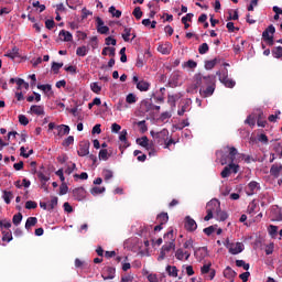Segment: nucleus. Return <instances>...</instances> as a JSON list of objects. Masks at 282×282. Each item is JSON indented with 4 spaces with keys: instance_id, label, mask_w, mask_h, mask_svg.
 <instances>
[{
    "instance_id": "nucleus-1",
    "label": "nucleus",
    "mask_w": 282,
    "mask_h": 282,
    "mask_svg": "<svg viewBox=\"0 0 282 282\" xmlns=\"http://www.w3.org/2000/svg\"><path fill=\"white\" fill-rule=\"evenodd\" d=\"M217 158L221 166H226V164H239V160L241 158H246V154L239 153L237 148L225 145L221 150L216 152Z\"/></svg>"
},
{
    "instance_id": "nucleus-2",
    "label": "nucleus",
    "mask_w": 282,
    "mask_h": 282,
    "mask_svg": "<svg viewBox=\"0 0 282 282\" xmlns=\"http://www.w3.org/2000/svg\"><path fill=\"white\" fill-rule=\"evenodd\" d=\"M213 83H215L214 76H204L200 73H198L194 76L193 85L187 87V91L188 94H197L198 87H200V89H205L208 85H213Z\"/></svg>"
},
{
    "instance_id": "nucleus-3",
    "label": "nucleus",
    "mask_w": 282,
    "mask_h": 282,
    "mask_svg": "<svg viewBox=\"0 0 282 282\" xmlns=\"http://www.w3.org/2000/svg\"><path fill=\"white\" fill-rule=\"evenodd\" d=\"M207 215L204 217L205 221H210L215 214L221 208V203L217 199L214 198L207 203Z\"/></svg>"
},
{
    "instance_id": "nucleus-4",
    "label": "nucleus",
    "mask_w": 282,
    "mask_h": 282,
    "mask_svg": "<svg viewBox=\"0 0 282 282\" xmlns=\"http://www.w3.org/2000/svg\"><path fill=\"white\" fill-rule=\"evenodd\" d=\"M150 134L153 138L154 142L160 145L165 144V142L169 140V131L166 129H163L159 132L152 130Z\"/></svg>"
},
{
    "instance_id": "nucleus-5",
    "label": "nucleus",
    "mask_w": 282,
    "mask_h": 282,
    "mask_svg": "<svg viewBox=\"0 0 282 282\" xmlns=\"http://www.w3.org/2000/svg\"><path fill=\"white\" fill-rule=\"evenodd\" d=\"M274 32H276V29L274 28V25H269L263 32H262V39L263 41H265L267 43H269V45H274Z\"/></svg>"
},
{
    "instance_id": "nucleus-6",
    "label": "nucleus",
    "mask_w": 282,
    "mask_h": 282,
    "mask_svg": "<svg viewBox=\"0 0 282 282\" xmlns=\"http://www.w3.org/2000/svg\"><path fill=\"white\" fill-rule=\"evenodd\" d=\"M171 250H175V242H166L163 245L158 257V261H164V259H166V254H169Z\"/></svg>"
},
{
    "instance_id": "nucleus-7",
    "label": "nucleus",
    "mask_w": 282,
    "mask_h": 282,
    "mask_svg": "<svg viewBox=\"0 0 282 282\" xmlns=\"http://www.w3.org/2000/svg\"><path fill=\"white\" fill-rule=\"evenodd\" d=\"M132 83L137 85V89H139V91H149V89H151V83L144 79L140 80L135 75L132 77Z\"/></svg>"
},
{
    "instance_id": "nucleus-8",
    "label": "nucleus",
    "mask_w": 282,
    "mask_h": 282,
    "mask_svg": "<svg viewBox=\"0 0 282 282\" xmlns=\"http://www.w3.org/2000/svg\"><path fill=\"white\" fill-rule=\"evenodd\" d=\"M230 171L232 173H239V164H228L224 167V170L220 173V176L225 180L226 177H230Z\"/></svg>"
},
{
    "instance_id": "nucleus-9",
    "label": "nucleus",
    "mask_w": 282,
    "mask_h": 282,
    "mask_svg": "<svg viewBox=\"0 0 282 282\" xmlns=\"http://www.w3.org/2000/svg\"><path fill=\"white\" fill-rule=\"evenodd\" d=\"M199 94L202 98H209V96H213V94H215V82L207 85L205 88H200Z\"/></svg>"
},
{
    "instance_id": "nucleus-10",
    "label": "nucleus",
    "mask_w": 282,
    "mask_h": 282,
    "mask_svg": "<svg viewBox=\"0 0 282 282\" xmlns=\"http://www.w3.org/2000/svg\"><path fill=\"white\" fill-rule=\"evenodd\" d=\"M217 75L219 76L220 83H223L225 87H229V89H232V87H235L236 83L235 80L228 78V74L224 73L221 75V73H217Z\"/></svg>"
},
{
    "instance_id": "nucleus-11",
    "label": "nucleus",
    "mask_w": 282,
    "mask_h": 282,
    "mask_svg": "<svg viewBox=\"0 0 282 282\" xmlns=\"http://www.w3.org/2000/svg\"><path fill=\"white\" fill-rule=\"evenodd\" d=\"M194 257H196L197 261H204V259L208 257V248L199 247L198 249H195Z\"/></svg>"
},
{
    "instance_id": "nucleus-12",
    "label": "nucleus",
    "mask_w": 282,
    "mask_h": 282,
    "mask_svg": "<svg viewBox=\"0 0 282 282\" xmlns=\"http://www.w3.org/2000/svg\"><path fill=\"white\" fill-rule=\"evenodd\" d=\"M185 229L188 230V232H195V230H197V223L195 219L191 218V216L185 217Z\"/></svg>"
},
{
    "instance_id": "nucleus-13",
    "label": "nucleus",
    "mask_w": 282,
    "mask_h": 282,
    "mask_svg": "<svg viewBox=\"0 0 282 282\" xmlns=\"http://www.w3.org/2000/svg\"><path fill=\"white\" fill-rule=\"evenodd\" d=\"M96 23L97 32L99 34H109V26L105 25V21H102L100 18H96Z\"/></svg>"
},
{
    "instance_id": "nucleus-14",
    "label": "nucleus",
    "mask_w": 282,
    "mask_h": 282,
    "mask_svg": "<svg viewBox=\"0 0 282 282\" xmlns=\"http://www.w3.org/2000/svg\"><path fill=\"white\" fill-rule=\"evenodd\" d=\"M73 195L77 202H83L87 197V191L84 187H77L73 191Z\"/></svg>"
},
{
    "instance_id": "nucleus-15",
    "label": "nucleus",
    "mask_w": 282,
    "mask_h": 282,
    "mask_svg": "<svg viewBox=\"0 0 282 282\" xmlns=\"http://www.w3.org/2000/svg\"><path fill=\"white\" fill-rule=\"evenodd\" d=\"M175 257L178 261H184V259L185 261H188V259H191V252L180 248L175 251Z\"/></svg>"
},
{
    "instance_id": "nucleus-16",
    "label": "nucleus",
    "mask_w": 282,
    "mask_h": 282,
    "mask_svg": "<svg viewBox=\"0 0 282 282\" xmlns=\"http://www.w3.org/2000/svg\"><path fill=\"white\" fill-rule=\"evenodd\" d=\"M243 245L242 242H236V243H231L229 246V252L230 254H240V252H243Z\"/></svg>"
},
{
    "instance_id": "nucleus-17",
    "label": "nucleus",
    "mask_w": 282,
    "mask_h": 282,
    "mask_svg": "<svg viewBox=\"0 0 282 282\" xmlns=\"http://www.w3.org/2000/svg\"><path fill=\"white\" fill-rule=\"evenodd\" d=\"M116 276V269L111 267H107L102 273L104 281H109L111 279H115Z\"/></svg>"
},
{
    "instance_id": "nucleus-18",
    "label": "nucleus",
    "mask_w": 282,
    "mask_h": 282,
    "mask_svg": "<svg viewBox=\"0 0 282 282\" xmlns=\"http://www.w3.org/2000/svg\"><path fill=\"white\" fill-rule=\"evenodd\" d=\"M79 158H85V155H89V142H82L79 144V150L77 151Z\"/></svg>"
},
{
    "instance_id": "nucleus-19",
    "label": "nucleus",
    "mask_w": 282,
    "mask_h": 282,
    "mask_svg": "<svg viewBox=\"0 0 282 282\" xmlns=\"http://www.w3.org/2000/svg\"><path fill=\"white\" fill-rule=\"evenodd\" d=\"M259 188H261L259 183L257 181H251L247 186V195H254Z\"/></svg>"
},
{
    "instance_id": "nucleus-20",
    "label": "nucleus",
    "mask_w": 282,
    "mask_h": 282,
    "mask_svg": "<svg viewBox=\"0 0 282 282\" xmlns=\"http://www.w3.org/2000/svg\"><path fill=\"white\" fill-rule=\"evenodd\" d=\"M4 56H7V58H11V61H14V58H19L21 56V54H19V47L13 46L4 54Z\"/></svg>"
},
{
    "instance_id": "nucleus-21",
    "label": "nucleus",
    "mask_w": 282,
    "mask_h": 282,
    "mask_svg": "<svg viewBox=\"0 0 282 282\" xmlns=\"http://www.w3.org/2000/svg\"><path fill=\"white\" fill-rule=\"evenodd\" d=\"M171 50H173V45L169 42H166L165 44H160L158 46V52H160L161 54H171Z\"/></svg>"
},
{
    "instance_id": "nucleus-22",
    "label": "nucleus",
    "mask_w": 282,
    "mask_h": 282,
    "mask_svg": "<svg viewBox=\"0 0 282 282\" xmlns=\"http://www.w3.org/2000/svg\"><path fill=\"white\" fill-rule=\"evenodd\" d=\"M59 39L61 41H64L65 43H69L74 41V35L69 33V31L62 30L59 32Z\"/></svg>"
},
{
    "instance_id": "nucleus-23",
    "label": "nucleus",
    "mask_w": 282,
    "mask_h": 282,
    "mask_svg": "<svg viewBox=\"0 0 282 282\" xmlns=\"http://www.w3.org/2000/svg\"><path fill=\"white\" fill-rule=\"evenodd\" d=\"M145 275L149 282H162L164 279V274L158 275L156 273L145 272Z\"/></svg>"
},
{
    "instance_id": "nucleus-24",
    "label": "nucleus",
    "mask_w": 282,
    "mask_h": 282,
    "mask_svg": "<svg viewBox=\"0 0 282 282\" xmlns=\"http://www.w3.org/2000/svg\"><path fill=\"white\" fill-rule=\"evenodd\" d=\"M57 135L63 138V135H69V126L59 124L56 127Z\"/></svg>"
},
{
    "instance_id": "nucleus-25",
    "label": "nucleus",
    "mask_w": 282,
    "mask_h": 282,
    "mask_svg": "<svg viewBox=\"0 0 282 282\" xmlns=\"http://www.w3.org/2000/svg\"><path fill=\"white\" fill-rule=\"evenodd\" d=\"M165 271L169 274V276H171L172 279H177V274L180 272V270H177V267H175V265H167L165 268Z\"/></svg>"
},
{
    "instance_id": "nucleus-26",
    "label": "nucleus",
    "mask_w": 282,
    "mask_h": 282,
    "mask_svg": "<svg viewBox=\"0 0 282 282\" xmlns=\"http://www.w3.org/2000/svg\"><path fill=\"white\" fill-rule=\"evenodd\" d=\"M31 113H34L35 116H45V108L43 106H31L30 109Z\"/></svg>"
},
{
    "instance_id": "nucleus-27",
    "label": "nucleus",
    "mask_w": 282,
    "mask_h": 282,
    "mask_svg": "<svg viewBox=\"0 0 282 282\" xmlns=\"http://www.w3.org/2000/svg\"><path fill=\"white\" fill-rule=\"evenodd\" d=\"M214 217L217 219V221H226V219H228V214L220 208L214 214Z\"/></svg>"
},
{
    "instance_id": "nucleus-28",
    "label": "nucleus",
    "mask_w": 282,
    "mask_h": 282,
    "mask_svg": "<svg viewBox=\"0 0 282 282\" xmlns=\"http://www.w3.org/2000/svg\"><path fill=\"white\" fill-rule=\"evenodd\" d=\"M180 98H182V96H180V94L169 95L167 102H169V105H171V107H175V105H176L177 100H180Z\"/></svg>"
},
{
    "instance_id": "nucleus-29",
    "label": "nucleus",
    "mask_w": 282,
    "mask_h": 282,
    "mask_svg": "<svg viewBox=\"0 0 282 282\" xmlns=\"http://www.w3.org/2000/svg\"><path fill=\"white\" fill-rule=\"evenodd\" d=\"M270 172L271 175H274V177H279V175L282 173V165H272Z\"/></svg>"
},
{
    "instance_id": "nucleus-30",
    "label": "nucleus",
    "mask_w": 282,
    "mask_h": 282,
    "mask_svg": "<svg viewBox=\"0 0 282 282\" xmlns=\"http://www.w3.org/2000/svg\"><path fill=\"white\" fill-rule=\"evenodd\" d=\"M138 144L143 147V149H151V144L149 143V138L142 137L141 139H137Z\"/></svg>"
},
{
    "instance_id": "nucleus-31",
    "label": "nucleus",
    "mask_w": 282,
    "mask_h": 282,
    "mask_svg": "<svg viewBox=\"0 0 282 282\" xmlns=\"http://www.w3.org/2000/svg\"><path fill=\"white\" fill-rule=\"evenodd\" d=\"M37 223H39V219L36 217H29L25 223V229L30 230Z\"/></svg>"
},
{
    "instance_id": "nucleus-32",
    "label": "nucleus",
    "mask_w": 282,
    "mask_h": 282,
    "mask_svg": "<svg viewBox=\"0 0 282 282\" xmlns=\"http://www.w3.org/2000/svg\"><path fill=\"white\" fill-rule=\"evenodd\" d=\"M37 89H41V91H44V94H48V96H52V94H54L52 91V85H50V84L37 85Z\"/></svg>"
},
{
    "instance_id": "nucleus-33",
    "label": "nucleus",
    "mask_w": 282,
    "mask_h": 282,
    "mask_svg": "<svg viewBox=\"0 0 282 282\" xmlns=\"http://www.w3.org/2000/svg\"><path fill=\"white\" fill-rule=\"evenodd\" d=\"M17 85H18V89H30V84H28L25 80H23L22 78H17Z\"/></svg>"
},
{
    "instance_id": "nucleus-34",
    "label": "nucleus",
    "mask_w": 282,
    "mask_h": 282,
    "mask_svg": "<svg viewBox=\"0 0 282 282\" xmlns=\"http://www.w3.org/2000/svg\"><path fill=\"white\" fill-rule=\"evenodd\" d=\"M101 54L102 56H107V54H109V56H116V47H104Z\"/></svg>"
},
{
    "instance_id": "nucleus-35",
    "label": "nucleus",
    "mask_w": 282,
    "mask_h": 282,
    "mask_svg": "<svg viewBox=\"0 0 282 282\" xmlns=\"http://www.w3.org/2000/svg\"><path fill=\"white\" fill-rule=\"evenodd\" d=\"M108 12L112 14V17H115L116 19H120V17H122V11L117 10L113 6L109 8Z\"/></svg>"
},
{
    "instance_id": "nucleus-36",
    "label": "nucleus",
    "mask_w": 282,
    "mask_h": 282,
    "mask_svg": "<svg viewBox=\"0 0 282 282\" xmlns=\"http://www.w3.org/2000/svg\"><path fill=\"white\" fill-rule=\"evenodd\" d=\"M164 240L166 241V243H175V237H173V230L167 231L164 235Z\"/></svg>"
},
{
    "instance_id": "nucleus-37",
    "label": "nucleus",
    "mask_w": 282,
    "mask_h": 282,
    "mask_svg": "<svg viewBox=\"0 0 282 282\" xmlns=\"http://www.w3.org/2000/svg\"><path fill=\"white\" fill-rule=\"evenodd\" d=\"M126 102H128V105H135V102H138V98L135 95H133V93H130L126 97Z\"/></svg>"
},
{
    "instance_id": "nucleus-38",
    "label": "nucleus",
    "mask_w": 282,
    "mask_h": 282,
    "mask_svg": "<svg viewBox=\"0 0 282 282\" xmlns=\"http://www.w3.org/2000/svg\"><path fill=\"white\" fill-rule=\"evenodd\" d=\"M88 53H89V48L87 46H79L76 50V55L77 56H85Z\"/></svg>"
},
{
    "instance_id": "nucleus-39",
    "label": "nucleus",
    "mask_w": 282,
    "mask_h": 282,
    "mask_svg": "<svg viewBox=\"0 0 282 282\" xmlns=\"http://www.w3.org/2000/svg\"><path fill=\"white\" fill-rule=\"evenodd\" d=\"M158 220L159 224H161V226H164V224H166V221H169V214L167 213H162L158 216Z\"/></svg>"
},
{
    "instance_id": "nucleus-40",
    "label": "nucleus",
    "mask_w": 282,
    "mask_h": 282,
    "mask_svg": "<svg viewBox=\"0 0 282 282\" xmlns=\"http://www.w3.org/2000/svg\"><path fill=\"white\" fill-rule=\"evenodd\" d=\"M2 241L10 243V241H12V231H2Z\"/></svg>"
},
{
    "instance_id": "nucleus-41",
    "label": "nucleus",
    "mask_w": 282,
    "mask_h": 282,
    "mask_svg": "<svg viewBox=\"0 0 282 282\" xmlns=\"http://www.w3.org/2000/svg\"><path fill=\"white\" fill-rule=\"evenodd\" d=\"M14 197V195L12 194V192H8V191H4L3 192V200L6 202V204H10L11 199Z\"/></svg>"
},
{
    "instance_id": "nucleus-42",
    "label": "nucleus",
    "mask_w": 282,
    "mask_h": 282,
    "mask_svg": "<svg viewBox=\"0 0 282 282\" xmlns=\"http://www.w3.org/2000/svg\"><path fill=\"white\" fill-rule=\"evenodd\" d=\"M14 226H19V224H21V221H23V214L21 213H18L13 216V219H12Z\"/></svg>"
},
{
    "instance_id": "nucleus-43",
    "label": "nucleus",
    "mask_w": 282,
    "mask_h": 282,
    "mask_svg": "<svg viewBox=\"0 0 282 282\" xmlns=\"http://www.w3.org/2000/svg\"><path fill=\"white\" fill-rule=\"evenodd\" d=\"M90 89L94 94H100V91H102V87L96 82L90 84Z\"/></svg>"
},
{
    "instance_id": "nucleus-44",
    "label": "nucleus",
    "mask_w": 282,
    "mask_h": 282,
    "mask_svg": "<svg viewBox=\"0 0 282 282\" xmlns=\"http://www.w3.org/2000/svg\"><path fill=\"white\" fill-rule=\"evenodd\" d=\"M129 36H131V28H126L122 33V39L126 41V43H129Z\"/></svg>"
},
{
    "instance_id": "nucleus-45",
    "label": "nucleus",
    "mask_w": 282,
    "mask_h": 282,
    "mask_svg": "<svg viewBox=\"0 0 282 282\" xmlns=\"http://www.w3.org/2000/svg\"><path fill=\"white\" fill-rule=\"evenodd\" d=\"M225 276H227L228 279H231L234 276H237V272H235V270H232V268L227 267L225 270Z\"/></svg>"
},
{
    "instance_id": "nucleus-46",
    "label": "nucleus",
    "mask_w": 282,
    "mask_h": 282,
    "mask_svg": "<svg viewBox=\"0 0 282 282\" xmlns=\"http://www.w3.org/2000/svg\"><path fill=\"white\" fill-rule=\"evenodd\" d=\"M210 50V47L208 46V43H203L199 47H198V53L199 54H208V51Z\"/></svg>"
},
{
    "instance_id": "nucleus-47",
    "label": "nucleus",
    "mask_w": 282,
    "mask_h": 282,
    "mask_svg": "<svg viewBox=\"0 0 282 282\" xmlns=\"http://www.w3.org/2000/svg\"><path fill=\"white\" fill-rule=\"evenodd\" d=\"M106 188L105 187H98L95 186L90 189L91 195H101V193H105Z\"/></svg>"
},
{
    "instance_id": "nucleus-48",
    "label": "nucleus",
    "mask_w": 282,
    "mask_h": 282,
    "mask_svg": "<svg viewBox=\"0 0 282 282\" xmlns=\"http://www.w3.org/2000/svg\"><path fill=\"white\" fill-rule=\"evenodd\" d=\"M237 268H243V270H250V264L246 263L243 260H236Z\"/></svg>"
},
{
    "instance_id": "nucleus-49",
    "label": "nucleus",
    "mask_w": 282,
    "mask_h": 282,
    "mask_svg": "<svg viewBox=\"0 0 282 282\" xmlns=\"http://www.w3.org/2000/svg\"><path fill=\"white\" fill-rule=\"evenodd\" d=\"M137 124L140 128L141 133H147V131H149L145 120L139 121Z\"/></svg>"
},
{
    "instance_id": "nucleus-50",
    "label": "nucleus",
    "mask_w": 282,
    "mask_h": 282,
    "mask_svg": "<svg viewBox=\"0 0 282 282\" xmlns=\"http://www.w3.org/2000/svg\"><path fill=\"white\" fill-rule=\"evenodd\" d=\"M274 58H282V46H278L272 51Z\"/></svg>"
},
{
    "instance_id": "nucleus-51",
    "label": "nucleus",
    "mask_w": 282,
    "mask_h": 282,
    "mask_svg": "<svg viewBox=\"0 0 282 282\" xmlns=\"http://www.w3.org/2000/svg\"><path fill=\"white\" fill-rule=\"evenodd\" d=\"M213 263L208 262L200 268V274H208L210 272Z\"/></svg>"
},
{
    "instance_id": "nucleus-52",
    "label": "nucleus",
    "mask_w": 282,
    "mask_h": 282,
    "mask_svg": "<svg viewBox=\"0 0 282 282\" xmlns=\"http://www.w3.org/2000/svg\"><path fill=\"white\" fill-rule=\"evenodd\" d=\"M132 14L138 21H140V19H142V9L140 7H135Z\"/></svg>"
},
{
    "instance_id": "nucleus-53",
    "label": "nucleus",
    "mask_w": 282,
    "mask_h": 282,
    "mask_svg": "<svg viewBox=\"0 0 282 282\" xmlns=\"http://www.w3.org/2000/svg\"><path fill=\"white\" fill-rule=\"evenodd\" d=\"M19 122L23 127H28V124H30V120L28 119V117H25V115H20L19 116Z\"/></svg>"
},
{
    "instance_id": "nucleus-54",
    "label": "nucleus",
    "mask_w": 282,
    "mask_h": 282,
    "mask_svg": "<svg viewBox=\"0 0 282 282\" xmlns=\"http://www.w3.org/2000/svg\"><path fill=\"white\" fill-rule=\"evenodd\" d=\"M61 67H63V63L53 62L52 72H54V74H58V72L61 70Z\"/></svg>"
},
{
    "instance_id": "nucleus-55",
    "label": "nucleus",
    "mask_w": 282,
    "mask_h": 282,
    "mask_svg": "<svg viewBox=\"0 0 282 282\" xmlns=\"http://www.w3.org/2000/svg\"><path fill=\"white\" fill-rule=\"evenodd\" d=\"M99 160L107 161L109 160V152L107 150H100L99 151Z\"/></svg>"
},
{
    "instance_id": "nucleus-56",
    "label": "nucleus",
    "mask_w": 282,
    "mask_h": 282,
    "mask_svg": "<svg viewBox=\"0 0 282 282\" xmlns=\"http://www.w3.org/2000/svg\"><path fill=\"white\" fill-rule=\"evenodd\" d=\"M39 205L36 204V202H34V200H28L26 203H25V208L28 209V210H32V209H34V208H36Z\"/></svg>"
},
{
    "instance_id": "nucleus-57",
    "label": "nucleus",
    "mask_w": 282,
    "mask_h": 282,
    "mask_svg": "<svg viewBox=\"0 0 282 282\" xmlns=\"http://www.w3.org/2000/svg\"><path fill=\"white\" fill-rule=\"evenodd\" d=\"M37 177L42 183L50 182V176H46L43 172H37Z\"/></svg>"
},
{
    "instance_id": "nucleus-58",
    "label": "nucleus",
    "mask_w": 282,
    "mask_h": 282,
    "mask_svg": "<svg viewBox=\"0 0 282 282\" xmlns=\"http://www.w3.org/2000/svg\"><path fill=\"white\" fill-rule=\"evenodd\" d=\"M268 230H269V235H271V237H274V235H276V232H279V227H276L274 225H270Z\"/></svg>"
},
{
    "instance_id": "nucleus-59",
    "label": "nucleus",
    "mask_w": 282,
    "mask_h": 282,
    "mask_svg": "<svg viewBox=\"0 0 282 282\" xmlns=\"http://www.w3.org/2000/svg\"><path fill=\"white\" fill-rule=\"evenodd\" d=\"M256 210H257V204L254 202H251L250 205L248 206L249 215H254Z\"/></svg>"
},
{
    "instance_id": "nucleus-60",
    "label": "nucleus",
    "mask_w": 282,
    "mask_h": 282,
    "mask_svg": "<svg viewBox=\"0 0 282 282\" xmlns=\"http://www.w3.org/2000/svg\"><path fill=\"white\" fill-rule=\"evenodd\" d=\"M193 243H194L193 239L189 238L188 240H186V241L184 242L183 248H184L185 250H191V248H193Z\"/></svg>"
},
{
    "instance_id": "nucleus-61",
    "label": "nucleus",
    "mask_w": 282,
    "mask_h": 282,
    "mask_svg": "<svg viewBox=\"0 0 282 282\" xmlns=\"http://www.w3.org/2000/svg\"><path fill=\"white\" fill-rule=\"evenodd\" d=\"M74 142V135H69L63 141V147H70V144Z\"/></svg>"
},
{
    "instance_id": "nucleus-62",
    "label": "nucleus",
    "mask_w": 282,
    "mask_h": 282,
    "mask_svg": "<svg viewBox=\"0 0 282 282\" xmlns=\"http://www.w3.org/2000/svg\"><path fill=\"white\" fill-rule=\"evenodd\" d=\"M120 142H124L127 144V130H122L119 134Z\"/></svg>"
},
{
    "instance_id": "nucleus-63",
    "label": "nucleus",
    "mask_w": 282,
    "mask_h": 282,
    "mask_svg": "<svg viewBox=\"0 0 282 282\" xmlns=\"http://www.w3.org/2000/svg\"><path fill=\"white\" fill-rule=\"evenodd\" d=\"M274 151H275V153H278V155L280 158H282V144L281 143H278L274 145Z\"/></svg>"
},
{
    "instance_id": "nucleus-64",
    "label": "nucleus",
    "mask_w": 282,
    "mask_h": 282,
    "mask_svg": "<svg viewBox=\"0 0 282 282\" xmlns=\"http://www.w3.org/2000/svg\"><path fill=\"white\" fill-rule=\"evenodd\" d=\"M120 282H133V276L132 275H124L121 278Z\"/></svg>"
}]
</instances>
